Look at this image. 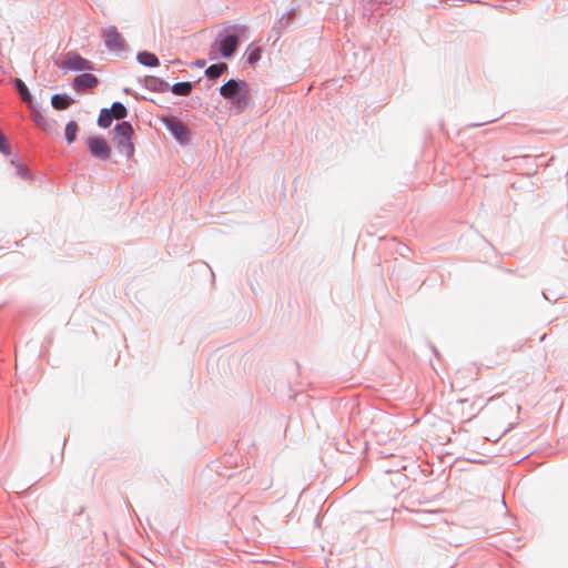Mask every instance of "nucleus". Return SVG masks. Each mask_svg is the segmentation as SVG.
Segmentation results:
<instances>
[{
    "mask_svg": "<svg viewBox=\"0 0 568 568\" xmlns=\"http://www.w3.org/2000/svg\"><path fill=\"white\" fill-rule=\"evenodd\" d=\"M220 94L233 100L240 109L246 106L250 100V90L245 81L229 80L220 88Z\"/></svg>",
    "mask_w": 568,
    "mask_h": 568,
    "instance_id": "f257e3e1",
    "label": "nucleus"
},
{
    "mask_svg": "<svg viewBox=\"0 0 568 568\" xmlns=\"http://www.w3.org/2000/svg\"><path fill=\"white\" fill-rule=\"evenodd\" d=\"M132 134L133 129L129 122L119 123L114 128V140L119 152L126 158H131L134 154V145L131 141Z\"/></svg>",
    "mask_w": 568,
    "mask_h": 568,
    "instance_id": "f03ea898",
    "label": "nucleus"
},
{
    "mask_svg": "<svg viewBox=\"0 0 568 568\" xmlns=\"http://www.w3.org/2000/svg\"><path fill=\"white\" fill-rule=\"evenodd\" d=\"M474 414V405L469 399L449 402L446 406V415L453 419L466 420Z\"/></svg>",
    "mask_w": 568,
    "mask_h": 568,
    "instance_id": "7ed1b4c3",
    "label": "nucleus"
},
{
    "mask_svg": "<svg viewBox=\"0 0 568 568\" xmlns=\"http://www.w3.org/2000/svg\"><path fill=\"white\" fill-rule=\"evenodd\" d=\"M165 128L171 132V134L180 142L186 143L190 139L189 129L184 123L174 119V118H165L162 120Z\"/></svg>",
    "mask_w": 568,
    "mask_h": 568,
    "instance_id": "20e7f679",
    "label": "nucleus"
},
{
    "mask_svg": "<svg viewBox=\"0 0 568 568\" xmlns=\"http://www.w3.org/2000/svg\"><path fill=\"white\" fill-rule=\"evenodd\" d=\"M90 153L101 160H108L111 154V149L102 138H90L87 141Z\"/></svg>",
    "mask_w": 568,
    "mask_h": 568,
    "instance_id": "39448f33",
    "label": "nucleus"
},
{
    "mask_svg": "<svg viewBox=\"0 0 568 568\" xmlns=\"http://www.w3.org/2000/svg\"><path fill=\"white\" fill-rule=\"evenodd\" d=\"M105 45L111 50H119L124 47V39L115 27H109L103 31Z\"/></svg>",
    "mask_w": 568,
    "mask_h": 568,
    "instance_id": "423d86ee",
    "label": "nucleus"
},
{
    "mask_svg": "<svg viewBox=\"0 0 568 568\" xmlns=\"http://www.w3.org/2000/svg\"><path fill=\"white\" fill-rule=\"evenodd\" d=\"M64 67H67L70 70L77 71L92 69L91 62L77 53L68 55L67 60L64 61Z\"/></svg>",
    "mask_w": 568,
    "mask_h": 568,
    "instance_id": "0eeeda50",
    "label": "nucleus"
},
{
    "mask_svg": "<svg viewBox=\"0 0 568 568\" xmlns=\"http://www.w3.org/2000/svg\"><path fill=\"white\" fill-rule=\"evenodd\" d=\"M98 79L91 73H82L74 79L75 90L93 89L98 85Z\"/></svg>",
    "mask_w": 568,
    "mask_h": 568,
    "instance_id": "6e6552de",
    "label": "nucleus"
},
{
    "mask_svg": "<svg viewBox=\"0 0 568 568\" xmlns=\"http://www.w3.org/2000/svg\"><path fill=\"white\" fill-rule=\"evenodd\" d=\"M237 38L235 36H227L220 42V51L223 57L230 58L236 50Z\"/></svg>",
    "mask_w": 568,
    "mask_h": 568,
    "instance_id": "1a4fd4ad",
    "label": "nucleus"
},
{
    "mask_svg": "<svg viewBox=\"0 0 568 568\" xmlns=\"http://www.w3.org/2000/svg\"><path fill=\"white\" fill-rule=\"evenodd\" d=\"M72 100L69 97L54 94L51 98V104L57 110H64L71 104Z\"/></svg>",
    "mask_w": 568,
    "mask_h": 568,
    "instance_id": "9d476101",
    "label": "nucleus"
},
{
    "mask_svg": "<svg viewBox=\"0 0 568 568\" xmlns=\"http://www.w3.org/2000/svg\"><path fill=\"white\" fill-rule=\"evenodd\" d=\"M138 60L140 63L148 65V67H156L159 64L158 58L150 52H140L138 54Z\"/></svg>",
    "mask_w": 568,
    "mask_h": 568,
    "instance_id": "9b49d317",
    "label": "nucleus"
},
{
    "mask_svg": "<svg viewBox=\"0 0 568 568\" xmlns=\"http://www.w3.org/2000/svg\"><path fill=\"white\" fill-rule=\"evenodd\" d=\"M226 69L225 63L212 64L205 70V74L210 79H217Z\"/></svg>",
    "mask_w": 568,
    "mask_h": 568,
    "instance_id": "f8f14e48",
    "label": "nucleus"
},
{
    "mask_svg": "<svg viewBox=\"0 0 568 568\" xmlns=\"http://www.w3.org/2000/svg\"><path fill=\"white\" fill-rule=\"evenodd\" d=\"M192 83L191 82H179L173 84L171 91L176 95H189L192 91Z\"/></svg>",
    "mask_w": 568,
    "mask_h": 568,
    "instance_id": "ddd939ff",
    "label": "nucleus"
},
{
    "mask_svg": "<svg viewBox=\"0 0 568 568\" xmlns=\"http://www.w3.org/2000/svg\"><path fill=\"white\" fill-rule=\"evenodd\" d=\"M109 111L111 112L112 119L116 120L124 119L128 114L125 106L120 102H114Z\"/></svg>",
    "mask_w": 568,
    "mask_h": 568,
    "instance_id": "4468645a",
    "label": "nucleus"
},
{
    "mask_svg": "<svg viewBox=\"0 0 568 568\" xmlns=\"http://www.w3.org/2000/svg\"><path fill=\"white\" fill-rule=\"evenodd\" d=\"M78 131H79V126H78L77 122L70 121V122L67 123V125H65V139H67L69 144L75 141L77 135H78Z\"/></svg>",
    "mask_w": 568,
    "mask_h": 568,
    "instance_id": "2eb2a0df",
    "label": "nucleus"
},
{
    "mask_svg": "<svg viewBox=\"0 0 568 568\" xmlns=\"http://www.w3.org/2000/svg\"><path fill=\"white\" fill-rule=\"evenodd\" d=\"M14 83H16V88H17L18 92L21 95V99L26 103L30 104L31 103V95H30V93L28 91V88L24 84V82L21 79H16Z\"/></svg>",
    "mask_w": 568,
    "mask_h": 568,
    "instance_id": "dca6fc26",
    "label": "nucleus"
},
{
    "mask_svg": "<svg viewBox=\"0 0 568 568\" xmlns=\"http://www.w3.org/2000/svg\"><path fill=\"white\" fill-rule=\"evenodd\" d=\"M112 122V115L111 112L108 109H103L99 115L98 124L101 128H109Z\"/></svg>",
    "mask_w": 568,
    "mask_h": 568,
    "instance_id": "f3484780",
    "label": "nucleus"
},
{
    "mask_svg": "<svg viewBox=\"0 0 568 568\" xmlns=\"http://www.w3.org/2000/svg\"><path fill=\"white\" fill-rule=\"evenodd\" d=\"M437 513L438 511H419L417 520H416V524H418L420 526H428V525H430L429 516L434 515V514H437Z\"/></svg>",
    "mask_w": 568,
    "mask_h": 568,
    "instance_id": "a211bd4d",
    "label": "nucleus"
},
{
    "mask_svg": "<svg viewBox=\"0 0 568 568\" xmlns=\"http://www.w3.org/2000/svg\"><path fill=\"white\" fill-rule=\"evenodd\" d=\"M0 151L8 154L9 153V144L6 138L0 133Z\"/></svg>",
    "mask_w": 568,
    "mask_h": 568,
    "instance_id": "6ab92c4d",
    "label": "nucleus"
}]
</instances>
